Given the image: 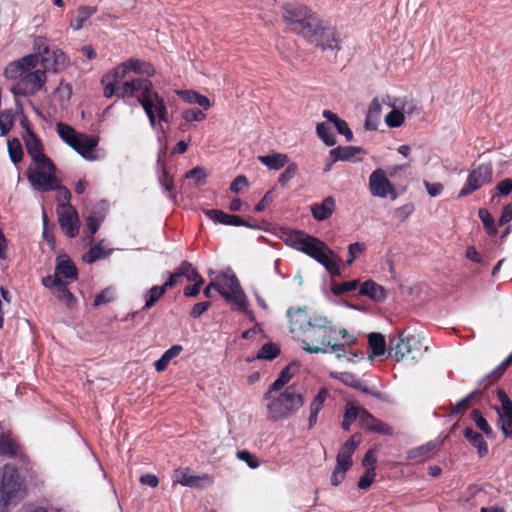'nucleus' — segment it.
Segmentation results:
<instances>
[{
    "label": "nucleus",
    "mask_w": 512,
    "mask_h": 512,
    "mask_svg": "<svg viewBox=\"0 0 512 512\" xmlns=\"http://www.w3.org/2000/svg\"><path fill=\"white\" fill-rule=\"evenodd\" d=\"M122 98L136 96L143 108L152 128L156 127L157 119L168 122V110L165 100L154 90L152 82L147 78L126 81L120 90Z\"/></svg>",
    "instance_id": "obj_1"
},
{
    "label": "nucleus",
    "mask_w": 512,
    "mask_h": 512,
    "mask_svg": "<svg viewBox=\"0 0 512 512\" xmlns=\"http://www.w3.org/2000/svg\"><path fill=\"white\" fill-rule=\"evenodd\" d=\"M39 57L29 54L11 62L4 71L7 79L15 80L12 91L16 96H27L38 92L44 85L46 73L44 70H34Z\"/></svg>",
    "instance_id": "obj_2"
},
{
    "label": "nucleus",
    "mask_w": 512,
    "mask_h": 512,
    "mask_svg": "<svg viewBox=\"0 0 512 512\" xmlns=\"http://www.w3.org/2000/svg\"><path fill=\"white\" fill-rule=\"evenodd\" d=\"M337 342V326L333 321L322 314L315 315L310 330L303 338V349L311 354L327 353L330 349L337 358H341L346 353V346Z\"/></svg>",
    "instance_id": "obj_3"
},
{
    "label": "nucleus",
    "mask_w": 512,
    "mask_h": 512,
    "mask_svg": "<svg viewBox=\"0 0 512 512\" xmlns=\"http://www.w3.org/2000/svg\"><path fill=\"white\" fill-rule=\"evenodd\" d=\"M26 494V487L18 469L6 464L0 470V512H8Z\"/></svg>",
    "instance_id": "obj_4"
},
{
    "label": "nucleus",
    "mask_w": 512,
    "mask_h": 512,
    "mask_svg": "<svg viewBox=\"0 0 512 512\" xmlns=\"http://www.w3.org/2000/svg\"><path fill=\"white\" fill-rule=\"evenodd\" d=\"M267 403V418L271 421H279L289 418L304 404V398L295 385L287 387L278 395L271 394L270 398H264Z\"/></svg>",
    "instance_id": "obj_5"
},
{
    "label": "nucleus",
    "mask_w": 512,
    "mask_h": 512,
    "mask_svg": "<svg viewBox=\"0 0 512 512\" xmlns=\"http://www.w3.org/2000/svg\"><path fill=\"white\" fill-rule=\"evenodd\" d=\"M421 346L420 335L412 334L409 330H403L398 337L389 339L388 353L397 362L405 358L417 361L418 357L422 355Z\"/></svg>",
    "instance_id": "obj_6"
},
{
    "label": "nucleus",
    "mask_w": 512,
    "mask_h": 512,
    "mask_svg": "<svg viewBox=\"0 0 512 512\" xmlns=\"http://www.w3.org/2000/svg\"><path fill=\"white\" fill-rule=\"evenodd\" d=\"M214 289L217 290L221 296L238 310L246 313L247 301L246 295L242 290L237 277L231 272H223L212 280Z\"/></svg>",
    "instance_id": "obj_7"
},
{
    "label": "nucleus",
    "mask_w": 512,
    "mask_h": 512,
    "mask_svg": "<svg viewBox=\"0 0 512 512\" xmlns=\"http://www.w3.org/2000/svg\"><path fill=\"white\" fill-rule=\"evenodd\" d=\"M56 167L52 160L45 158L34 161L27 169V178L32 188L39 192L53 191L57 187Z\"/></svg>",
    "instance_id": "obj_8"
},
{
    "label": "nucleus",
    "mask_w": 512,
    "mask_h": 512,
    "mask_svg": "<svg viewBox=\"0 0 512 512\" xmlns=\"http://www.w3.org/2000/svg\"><path fill=\"white\" fill-rule=\"evenodd\" d=\"M283 19L292 32L305 38L309 31L317 25L318 17L306 6L292 4L284 7Z\"/></svg>",
    "instance_id": "obj_9"
},
{
    "label": "nucleus",
    "mask_w": 512,
    "mask_h": 512,
    "mask_svg": "<svg viewBox=\"0 0 512 512\" xmlns=\"http://www.w3.org/2000/svg\"><path fill=\"white\" fill-rule=\"evenodd\" d=\"M301 252L323 265L332 275L340 274L338 266V263L341 261L340 257H338L322 240L310 235Z\"/></svg>",
    "instance_id": "obj_10"
},
{
    "label": "nucleus",
    "mask_w": 512,
    "mask_h": 512,
    "mask_svg": "<svg viewBox=\"0 0 512 512\" xmlns=\"http://www.w3.org/2000/svg\"><path fill=\"white\" fill-rule=\"evenodd\" d=\"M305 39L323 50H340V33L336 27L319 18L317 19V25L309 31Z\"/></svg>",
    "instance_id": "obj_11"
},
{
    "label": "nucleus",
    "mask_w": 512,
    "mask_h": 512,
    "mask_svg": "<svg viewBox=\"0 0 512 512\" xmlns=\"http://www.w3.org/2000/svg\"><path fill=\"white\" fill-rule=\"evenodd\" d=\"M493 166L490 162L473 166L465 184L459 191V197H465L492 182Z\"/></svg>",
    "instance_id": "obj_12"
},
{
    "label": "nucleus",
    "mask_w": 512,
    "mask_h": 512,
    "mask_svg": "<svg viewBox=\"0 0 512 512\" xmlns=\"http://www.w3.org/2000/svg\"><path fill=\"white\" fill-rule=\"evenodd\" d=\"M369 191L372 196L379 198L390 197L392 200L397 198V192L393 184L386 176L383 169L374 170L369 177Z\"/></svg>",
    "instance_id": "obj_13"
},
{
    "label": "nucleus",
    "mask_w": 512,
    "mask_h": 512,
    "mask_svg": "<svg viewBox=\"0 0 512 512\" xmlns=\"http://www.w3.org/2000/svg\"><path fill=\"white\" fill-rule=\"evenodd\" d=\"M38 48V54L40 62L45 70L58 71L65 65L66 56L60 49L50 50L47 45L43 43V40L38 38L34 42Z\"/></svg>",
    "instance_id": "obj_14"
},
{
    "label": "nucleus",
    "mask_w": 512,
    "mask_h": 512,
    "mask_svg": "<svg viewBox=\"0 0 512 512\" xmlns=\"http://www.w3.org/2000/svg\"><path fill=\"white\" fill-rule=\"evenodd\" d=\"M129 72V68L127 66V62L122 63L117 66L113 71L107 73L102 78V84L104 85V96L107 98H111L116 95L117 97H121L120 90L122 85L125 83L123 79L126 77Z\"/></svg>",
    "instance_id": "obj_15"
},
{
    "label": "nucleus",
    "mask_w": 512,
    "mask_h": 512,
    "mask_svg": "<svg viewBox=\"0 0 512 512\" xmlns=\"http://www.w3.org/2000/svg\"><path fill=\"white\" fill-rule=\"evenodd\" d=\"M317 313L309 314L306 307L289 308L287 317L290 322L291 333H302L305 337L310 330Z\"/></svg>",
    "instance_id": "obj_16"
},
{
    "label": "nucleus",
    "mask_w": 512,
    "mask_h": 512,
    "mask_svg": "<svg viewBox=\"0 0 512 512\" xmlns=\"http://www.w3.org/2000/svg\"><path fill=\"white\" fill-rule=\"evenodd\" d=\"M57 214L61 229L69 238H74L79 230V219L76 210L70 203H60L57 206Z\"/></svg>",
    "instance_id": "obj_17"
},
{
    "label": "nucleus",
    "mask_w": 512,
    "mask_h": 512,
    "mask_svg": "<svg viewBox=\"0 0 512 512\" xmlns=\"http://www.w3.org/2000/svg\"><path fill=\"white\" fill-rule=\"evenodd\" d=\"M497 396L501 405L496 407L498 426L506 437L512 436V401L504 390L499 389Z\"/></svg>",
    "instance_id": "obj_18"
},
{
    "label": "nucleus",
    "mask_w": 512,
    "mask_h": 512,
    "mask_svg": "<svg viewBox=\"0 0 512 512\" xmlns=\"http://www.w3.org/2000/svg\"><path fill=\"white\" fill-rule=\"evenodd\" d=\"M173 482L191 488H204L213 483L208 474L193 475L189 468H180L174 471Z\"/></svg>",
    "instance_id": "obj_19"
},
{
    "label": "nucleus",
    "mask_w": 512,
    "mask_h": 512,
    "mask_svg": "<svg viewBox=\"0 0 512 512\" xmlns=\"http://www.w3.org/2000/svg\"><path fill=\"white\" fill-rule=\"evenodd\" d=\"M361 442V435L354 434L352 435L340 448L337 458L336 464L340 465V467L349 468L352 466V455L354 454L356 448Z\"/></svg>",
    "instance_id": "obj_20"
},
{
    "label": "nucleus",
    "mask_w": 512,
    "mask_h": 512,
    "mask_svg": "<svg viewBox=\"0 0 512 512\" xmlns=\"http://www.w3.org/2000/svg\"><path fill=\"white\" fill-rule=\"evenodd\" d=\"M97 145L98 139L96 137L80 133L71 147L85 159L93 160L92 151Z\"/></svg>",
    "instance_id": "obj_21"
},
{
    "label": "nucleus",
    "mask_w": 512,
    "mask_h": 512,
    "mask_svg": "<svg viewBox=\"0 0 512 512\" xmlns=\"http://www.w3.org/2000/svg\"><path fill=\"white\" fill-rule=\"evenodd\" d=\"M336 209V202L332 196L325 197L322 202L311 205V214L317 221H324L332 216Z\"/></svg>",
    "instance_id": "obj_22"
},
{
    "label": "nucleus",
    "mask_w": 512,
    "mask_h": 512,
    "mask_svg": "<svg viewBox=\"0 0 512 512\" xmlns=\"http://www.w3.org/2000/svg\"><path fill=\"white\" fill-rule=\"evenodd\" d=\"M296 369L295 364H289L281 370L277 379L269 386L264 398H270L272 393L280 391L293 377Z\"/></svg>",
    "instance_id": "obj_23"
},
{
    "label": "nucleus",
    "mask_w": 512,
    "mask_h": 512,
    "mask_svg": "<svg viewBox=\"0 0 512 512\" xmlns=\"http://www.w3.org/2000/svg\"><path fill=\"white\" fill-rule=\"evenodd\" d=\"M359 294L367 296L373 301H383L387 297L386 289L373 280L365 281L359 289Z\"/></svg>",
    "instance_id": "obj_24"
},
{
    "label": "nucleus",
    "mask_w": 512,
    "mask_h": 512,
    "mask_svg": "<svg viewBox=\"0 0 512 512\" xmlns=\"http://www.w3.org/2000/svg\"><path fill=\"white\" fill-rule=\"evenodd\" d=\"M24 141L27 153L31 156L33 162L48 158L43 153V146L40 139L37 138L33 132L27 131L26 135L24 136Z\"/></svg>",
    "instance_id": "obj_25"
},
{
    "label": "nucleus",
    "mask_w": 512,
    "mask_h": 512,
    "mask_svg": "<svg viewBox=\"0 0 512 512\" xmlns=\"http://www.w3.org/2000/svg\"><path fill=\"white\" fill-rule=\"evenodd\" d=\"M20 452V445L11 433H0V455L14 458Z\"/></svg>",
    "instance_id": "obj_26"
},
{
    "label": "nucleus",
    "mask_w": 512,
    "mask_h": 512,
    "mask_svg": "<svg viewBox=\"0 0 512 512\" xmlns=\"http://www.w3.org/2000/svg\"><path fill=\"white\" fill-rule=\"evenodd\" d=\"M257 159L270 170H280L281 168L289 164L288 156L283 153L260 155L257 157Z\"/></svg>",
    "instance_id": "obj_27"
},
{
    "label": "nucleus",
    "mask_w": 512,
    "mask_h": 512,
    "mask_svg": "<svg viewBox=\"0 0 512 512\" xmlns=\"http://www.w3.org/2000/svg\"><path fill=\"white\" fill-rule=\"evenodd\" d=\"M323 117L326 118L329 123H332L337 132L341 135H344L347 141H351L353 139V133L345 120L339 118L330 110H324Z\"/></svg>",
    "instance_id": "obj_28"
},
{
    "label": "nucleus",
    "mask_w": 512,
    "mask_h": 512,
    "mask_svg": "<svg viewBox=\"0 0 512 512\" xmlns=\"http://www.w3.org/2000/svg\"><path fill=\"white\" fill-rule=\"evenodd\" d=\"M97 12V7L95 6H88V5H81L77 9L76 16L70 21V27L78 31L80 30L85 21L89 19L92 15H94Z\"/></svg>",
    "instance_id": "obj_29"
},
{
    "label": "nucleus",
    "mask_w": 512,
    "mask_h": 512,
    "mask_svg": "<svg viewBox=\"0 0 512 512\" xmlns=\"http://www.w3.org/2000/svg\"><path fill=\"white\" fill-rule=\"evenodd\" d=\"M363 150L360 147L355 146H345V147H336L330 150L329 155L331 157L332 162L341 161H349L356 154L362 153Z\"/></svg>",
    "instance_id": "obj_30"
},
{
    "label": "nucleus",
    "mask_w": 512,
    "mask_h": 512,
    "mask_svg": "<svg viewBox=\"0 0 512 512\" xmlns=\"http://www.w3.org/2000/svg\"><path fill=\"white\" fill-rule=\"evenodd\" d=\"M56 276L69 281L77 279V268L71 260H59L55 267Z\"/></svg>",
    "instance_id": "obj_31"
},
{
    "label": "nucleus",
    "mask_w": 512,
    "mask_h": 512,
    "mask_svg": "<svg viewBox=\"0 0 512 512\" xmlns=\"http://www.w3.org/2000/svg\"><path fill=\"white\" fill-rule=\"evenodd\" d=\"M309 236L310 235L302 231L289 230L284 232V241L288 246L302 251L304 244L306 240H308Z\"/></svg>",
    "instance_id": "obj_32"
},
{
    "label": "nucleus",
    "mask_w": 512,
    "mask_h": 512,
    "mask_svg": "<svg viewBox=\"0 0 512 512\" xmlns=\"http://www.w3.org/2000/svg\"><path fill=\"white\" fill-rule=\"evenodd\" d=\"M327 397V390L320 389L318 394L314 397L310 405L309 428H312L317 422L318 413L321 411L323 404Z\"/></svg>",
    "instance_id": "obj_33"
},
{
    "label": "nucleus",
    "mask_w": 512,
    "mask_h": 512,
    "mask_svg": "<svg viewBox=\"0 0 512 512\" xmlns=\"http://www.w3.org/2000/svg\"><path fill=\"white\" fill-rule=\"evenodd\" d=\"M464 436L474 447L477 448L480 456H484L488 453V445L480 433L471 428H466L464 430Z\"/></svg>",
    "instance_id": "obj_34"
},
{
    "label": "nucleus",
    "mask_w": 512,
    "mask_h": 512,
    "mask_svg": "<svg viewBox=\"0 0 512 512\" xmlns=\"http://www.w3.org/2000/svg\"><path fill=\"white\" fill-rule=\"evenodd\" d=\"M126 62H127L129 71H133L137 74L153 76L156 73L154 67L148 62L141 61L139 59H134V58H131Z\"/></svg>",
    "instance_id": "obj_35"
},
{
    "label": "nucleus",
    "mask_w": 512,
    "mask_h": 512,
    "mask_svg": "<svg viewBox=\"0 0 512 512\" xmlns=\"http://www.w3.org/2000/svg\"><path fill=\"white\" fill-rule=\"evenodd\" d=\"M382 102L393 108L385 117V123L387 126L391 128L400 127L405 120L403 112L396 109V105L394 103L387 102L385 99H383Z\"/></svg>",
    "instance_id": "obj_36"
},
{
    "label": "nucleus",
    "mask_w": 512,
    "mask_h": 512,
    "mask_svg": "<svg viewBox=\"0 0 512 512\" xmlns=\"http://www.w3.org/2000/svg\"><path fill=\"white\" fill-rule=\"evenodd\" d=\"M56 130L58 136L70 147L73 146L74 141L80 134L70 125L61 122L57 123Z\"/></svg>",
    "instance_id": "obj_37"
},
{
    "label": "nucleus",
    "mask_w": 512,
    "mask_h": 512,
    "mask_svg": "<svg viewBox=\"0 0 512 512\" xmlns=\"http://www.w3.org/2000/svg\"><path fill=\"white\" fill-rule=\"evenodd\" d=\"M369 346L372 350V355L374 357L384 355L386 350L384 336L380 333H371L369 335Z\"/></svg>",
    "instance_id": "obj_38"
},
{
    "label": "nucleus",
    "mask_w": 512,
    "mask_h": 512,
    "mask_svg": "<svg viewBox=\"0 0 512 512\" xmlns=\"http://www.w3.org/2000/svg\"><path fill=\"white\" fill-rule=\"evenodd\" d=\"M318 137L327 145L333 146L336 143L334 134L331 131L329 122L319 123L316 127Z\"/></svg>",
    "instance_id": "obj_39"
},
{
    "label": "nucleus",
    "mask_w": 512,
    "mask_h": 512,
    "mask_svg": "<svg viewBox=\"0 0 512 512\" xmlns=\"http://www.w3.org/2000/svg\"><path fill=\"white\" fill-rule=\"evenodd\" d=\"M102 244L103 241L91 247L90 250L83 255V260L87 263H93L98 259L107 257L111 250L105 251Z\"/></svg>",
    "instance_id": "obj_40"
},
{
    "label": "nucleus",
    "mask_w": 512,
    "mask_h": 512,
    "mask_svg": "<svg viewBox=\"0 0 512 512\" xmlns=\"http://www.w3.org/2000/svg\"><path fill=\"white\" fill-rule=\"evenodd\" d=\"M177 275L185 277L188 281L204 280L190 262L183 261L177 270Z\"/></svg>",
    "instance_id": "obj_41"
},
{
    "label": "nucleus",
    "mask_w": 512,
    "mask_h": 512,
    "mask_svg": "<svg viewBox=\"0 0 512 512\" xmlns=\"http://www.w3.org/2000/svg\"><path fill=\"white\" fill-rule=\"evenodd\" d=\"M436 448L435 442H427L419 447L408 451L407 457L410 460L422 459Z\"/></svg>",
    "instance_id": "obj_42"
},
{
    "label": "nucleus",
    "mask_w": 512,
    "mask_h": 512,
    "mask_svg": "<svg viewBox=\"0 0 512 512\" xmlns=\"http://www.w3.org/2000/svg\"><path fill=\"white\" fill-rule=\"evenodd\" d=\"M165 294L164 288L161 286H153L145 294L144 310H149L155 303Z\"/></svg>",
    "instance_id": "obj_43"
},
{
    "label": "nucleus",
    "mask_w": 512,
    "mask_h": 512,
    "mask_svg": "<svg viewBox=\"0 0 512 512\" xmlns=\"http://www.w3.org/2000/svg\"><path fill=\"white\" fill-rule=\"evenodd\" d=\"M52 292L56 298L64 301L68 306H71L75 302L74 295L67 288V283L63 281L58 284Z\"/></svg>",
    "instance_id": "obj_44"
},
{
    "label": "nucleus",
    "mask_w": 512,
    "mask_h": 512,
    "mask_svg": "<svg viewBox=\"0 0 512 512\" xmlns=\"http://www.w3.org/2000/svg\"><path fill=\"white\" fill-rule=\"evenodd\" d=\"M471 418L475 422L476 426L487 436H492L493 431L490 425L488 424L487 420L483 417L482 413L474 409L471 412Z\"/></svg>",
    "instance_id": "obj_45"
},
{
    "label": "nucleus",
    "mask_w": 512,
    "mask_h": 512,
    "mask_svg": "<svg viewBox=\"0 0 512 512\" xmlns=\"http://www.w3.org/2000/svg\"><path fill=\"white\" fill-rule=\"evenodd\" d=\"M478 215L484 225L486 232L489 235H495L497 233V229L495 227L494 218L492 215L484 208L479 209Z\"/></svg>",
    "instance_id": "obj_46"
},
{
    "label": "nucleus",
    "mask_w": 512,
    "mask_h": 512,
    "mask_svg": "<svg viewBox=\"0 0 512 512\" xmlns=\"http://www.w3.org/2000/svg\"><path fill=\"white\" fill-rule=\"evenodd\" d=\"M205 215L215 223L229 225L232 215L218 209H209L204 211Z\"/></svg>",
    "instance_id": "obj_47"
},
{
    "label": "nucleus",
    "mask_w": 512,
    "mask_h": 512,
    "mask_svg": "<svg viewBox=\"0 0 512 512\" xmlns=\"http://www.w3.org/2000/svg\"><path fill=\"white\" fill-rule=\"evenodd\" d=\"M280 353V350L277 345L273 343H266L262 346L260 351L258 352L257 357L259 359L273 360Z\"/></svg>",
    "instance_id": "obj_48"
},
{
    "label": "nucleus",
    "mask_w": 512,
    "mask_h": 512,
    "mask_svg": "<svg viewBox=\"0 0 512 512\" xmlns=\"http://www.w3.org/2000/svg\"><path fill=\"white\" fill-rule=\"evenodd\" d=\"M8 152L10 159L14 164H17L22 160L23 151L19 140L13 139L8 141Z\"/></svg>",
    "instance_id": "obj_49"
},
{
    "label": "nucleus",
    "mask_w": 512,
    "mask_h": 512,
    "mask_svg": "<svg viewBox=\"0 0 512 512\" xmlns=\"http://www.w3.org/2000/svg\"><path fill=\"white\" fill-rule=\"evenodd\" d=\"M187 179H193L196 185H204L206 183L207 172L202 167H195L186 173Z\"/></svg>",
    "instance_id": "obj_50"
},
{
    "label": "nucleus",
    "mask_w": 512,
    "mask_h": 512,
    "mask_svg": "<svg viewBox=\"0 0 512 512\" xmlns=\"http://www.w3.org/2000/svg\"><path fill=\"white\" fill-rule=\"evenodd\" d=\"M115 299V291L112 288H106L99 293L94 299V306L99 307L108 304Z\"/></svg>",
    "instance_id": "obj_51"
},
{
    "label": "nucleus",
    "mask_w": 512,
    "mask_h": 512,
    "mask_svg": "<svg viewBox=\"0 0 512 512\" xmlns=\"http://www.w3.org/2000/svg\"><path fill=\"white\" fill-rule=\"evenodd\" d=\"M359 285L358 280L346 281L343 283L334 284L332 286V292L335 295H341L346 292L355 290Z\"/></svg>",
    "instance_id": "obj_52"
},
{
    "label": "nucleus",
    "mask_w": 512,
    "mask_h": 512,
    "mask_svg": "<svg viewBox=\"0 0 512 512\" xmlns=\"http://www.w3.org/2000/svg\"><path fill=\"white\" fill-rule=\"evenodd\" d=\"M13 125V114L10 111L0 113V134L6 135L10 132Z\"/></svg>",
    "instance_id": "obj_53"
},
{
    "label": "nucleus",
    "mask_w": 512,
    "mask_h": 512,
    "mask_svg": "<svg viewBox=\"0 0 512 512\" xmlns=\"http://www.w3.org/2000/svg\"><path fill=\"white\" fill-rule=\"evenodd\" d=\"M366 250V246L364 243L355 242L348 246V259L346 261L347 265H351L358 255L362 254Z\"/></svg>",
    "instance_id": "obj_54"
},
{
    "label": "nucleus",
    "mask_w": 512,
    "mask_h": 512,
    "mask_svg": "<svg viewBox=\"0 0 512 512\" xmlns=\"http://www.w3.org/2000/svg\"><path fill=\"white\" fill-rule=\"evenodd\" d=\"M298 171V166L296 163H289L286 165V169L283 173L280 174L278 178V183L284 186L288 181L295 177Z\"/></svg>",
    "instance_id": "obj_55"
},
{
    "label": "nucleus",
    "mask_w": 512,
    "mask_h": 512,
    "mask_svg": "<svg viewBox=\"0 0 512 512\" xmlns=\"http://www.w3.org/2000/svg\"><path fill=\"white\" fill-rule=\"evenodd\" d=\"M364 408L356 406L353 402H348L343 418L353 423L356 419L360 420V411Z\"/></svg>",
    "instance_id": "obj_56"
},
{
    "label": "nucleus",
    "mask_w": 512,
    "mask_h": 512,
    "mask_svg": "<svg viewBox=\"0 0 512 512\" xmlns=\"http://www.w3.org/2000/svg\"><path fill=\"white\" fill-rule=\"evenodd\" d=\"M101 222H102V219L99 217H95L92 215L87 217L86 225L90 232V235L87 237L88 244L93 243V240H94L93 235L97 232L99 226L101 225Z\"/></svg>",
    "instance_id": "obj_57"
},
{
    "label": "nucleus",
    "mask_w": 512,
    "mask_h": 512,
    "mask_svg": "<svg viewBox=\"0 0 512 512\" xmlns=\"http://www.w3.org/2000/svg\"><path fill=\"white\" fill-rule=\"evenodd\" d=\"M377 418H375L371 413H369L365 408L363 410L360 411V425L369 430V431H372L373 430V426H375V420Z\"/></svg>",
    "instance_id": "obj_58"
},
{
    "label": "nucleus",
    "mask_w": 512,
    "mask_h": 512,
    "mask_svg": "<svg viewBox=\"0 0 512 512\" xmlns=\"http://www.w3.org/2000/svg\"><path fill=\"white\" fill-rule=\"evenodd\" d=\"M377 418H375L371 413H369L365 408L363 410L360 411V425L369 430V431H372L373 430V426H375V420Z\"/></svg>",
    "instance_id": "obj_59"
},
{
    "label": "nucleus",
    "mask_w": 512,
    "mask_h": 512,
    "mask_svg": "<svg viewBox=\"0 0 512 512\" xmlns=\"http://www.w3.org/2000/svg\"><path fill=\"white\" fill-rule=\"evenodd\" d=\"M476 392H471L466 397L458 401L452 408L453 414H460L467 410Z\"/></svg>",
    "instance_id": "obj_60"
},
{
    "label": "nucleus",
    "mask_w": 512,
    "mask_h": 512,
    "mask_svg": "<svg viewBox=\"0 0 512 512\" xmlns=\"http://www.w3.org/2000/svg\"><path fill=\"white\" fill-rule=\"evenodd\" d=\"M335 378L342 381L344 384L351 386L353 388H360V380L357 379L353 374L351 373H340V374H332Z\"/></svg>",
    "instance_id": "obj_61"
},
{
    "label": "nucleus",
    "mask_w": 512,
    "mask_h": 512,
    "mask_svg": "<svg viewBox=\"0 0 512 512\" xmlns=\"http://www.w3.org/2000/svg\"><path fill=\"white\" fill-rule=\"evenodd\" d=\"M206 115L199 109H187L182 112V118L187 122L202 121Z\"/></svg>",
    "instance_id": "obj_62"
},
{
    "label": "nucleus",
    "mask_w": 512,
    "mask_h": 512,
    "mask_svg": "<svg viewBox=\"0 0 512 512\" xmlns=\"http://www.w3.org/2000/svg\"><path fill=\"white\" fill-rule=\"evenodd\" d=\"M375 476V469H367L364 475L360 477L358 487L360 489H367L374 482Z\"/></svg>",
    "instance_id": "obj_63"
},
{
    "label": "nucleus",
    "mask_w": 512,
    "mask_h": 512,
    "mask_svg": "<svg viewBox=\"0 0 512 512\" xmlns=\"http://www.w3.org/2000/svg\"><path fill=\"white\" fill-rule=\"evenodd\" d=\"M53 190L57 192V200L60 203H70L71 193L70 191L61 185L60 180H57V187Z\"/></svg>",
    "instance_id": "obj_64"
}]
</instances>
